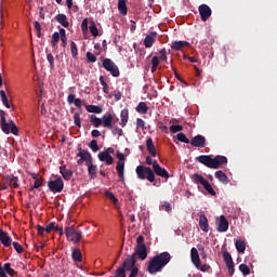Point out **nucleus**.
<instances>
[{"label": "nucleus", "instance_id": "nucleus-61", "mask_svg": "<svg viewBox=\"0 0 277 277\" xmlns=\"http://www.w3.org/2000/svg\"><path fill=\"white\" fill-rule=\"evenodd\" d=\"M82 34H88V18H84L81 23Z\"/></svg>", "mask_w": 277, "mask_h": 277}, {"label": "nucleus", "instance_id": "nucleus-26", "mask_svg": "<svg viewBox=\"0 0 277 277\" xmlns=\"http://www.w3.org/2000/svg\"><path fill=\"white\" fill-rule=\"evenodd\" d=\"M215 179H217L221 183H223V185H228V183L230 182V180H228V175H226V173H224V171H216L214 173Z\"/></svg>", "mask_w": 277, "mask_h": 277}, {"label": "nucleus", "instance_id": "nucleus-55", "mask_svg": "<svg viewBox=\"0 0 277 277\" xmlns=\"http://www.w3.org/2000/svg\"><path fill=\"white\" fill-rule=\"evenodd\" d=\"M161 211H167V213H170V211H172V205H170V202L164 201L161 206H160Z\"/></svg>", "mask_w": 277, "mask_h": 277}, {"label": "nucleus", "instance_id": "nucleus-15", "mask_svg": "<svg viewBox=\"0 0 277 277\" xmlns=\"http://www.w3.org/2000/svg\"><path fill=\"white\" fill-rule=\"evenodd\" d=\"M97 157L100 161H103L106 166H111V163H114V157L108 153L100 151Z\"/></svg>", "mask_w": 277, "mask_h": 277}, {"label": "nucleus", "instance_id": "nucleus-10", "mask_svg": "<svg viewBox=\"0 0 277 277\" xmlns=\"http://www.w3.org/2000/svg\"><path fill=\"white\" fill-rule=\"evenodd\" d=\"M136 260L146 261L148 258V251L146 250V246L135 247L134 253L132 254Z\"/></svg>", "mask_w": 277, "mask_h": 277}, {"label": "nucleus", "instance_id": "nucleus-42", "mask_svg": "<svg viewBox=\"0 0 277 277\" xmlns=\"http://www.w3.org/2000/svg\"><path fill=\"white\" fill-rule=\"evenodd\" d=\"M157 68H159V57L158 56H154L151 58V72H157Z\"/></svg>", "mask_w": 277, "mask_h": 277}, {"label": "nucleus", "instance_id": "nucleus-24", "mask_svg": "<svg viewBox=\"0 0 277 277\" xmlns=\"http://www.w3.org/2000/svg\"><path fill=\"white\" fill-rule=\"evenodd\" d=\"M146 147L147 151L149 153V155H151V157H157V148L155 147V143H153L151 137H148L146 140Z\"/></svg>", "mask_w": 277, "mask_h": 277}, {"label": "nucleus", "instance_id": "nucleus-23", "mask_svg": "<svg viewBox=\"0 0 277 277\" xmlns=\"http://www.w3.org/2000/svg\"><path fill=\"white\" fill-rule=\"evenodd\" d=\"M199 226L203 233H209V220L205 214L199 216Z\"/></svg>", "mask_w": 277, "mask_h": 277}, {"label": "nucleus", "instance_id": "nucleus-12", "mask_svg": "<svg viewBox=\"0 0 277 277\" xmlns=\"http://www.w3.org/2000/svg\"><path fill=\"white\" fill-rule=\"evenodd\" d=\"M190 144L195 146V148H205V146H207V138L198 134L192 138Z\"/></svg>", "mask_w": 277, "mask_h": 277}, {"label": "nucleus", "instance_id": "nucleus-19", "mask_svg": "<svg viewBox=\"0 0 277 277\" xmlns=\"http://www.w3.org/2000/svg\"><path fill=\"white\" fill-rule=\"evenodd\" d=\"M190 259L195 267H200V254L198 253V249L195 247H193L190 250Z\"/></svg>", "mask_w": 277, "mask_h": 277}, {"label": "nucleus", "instance_id": "nucleus-40", "mask_svg": "<svg viewBox=\"0 0 277 277\" xmlns=\"http://www.w3.org/2000/svg\"><path fill=\"white\" fill-rule=\"evenodd\" d=\"M60 37H62V35H60V32H54L52 35V40H51V45L53 49H55L60 42Z\"/></svg>", "mask_w": 277, "mask_h": 277}, {"label": "nucleus", "instance_id": "nucleus-56", "mask_svg": "<svg viewBox=\"0 0 277 277\" xmlns=\"http://www.w3.org/2000/svg\"><path fill=\"white\" fill-rule=\"evenodd\" d=\"M87 62L94 64V62H96V55L92 54V52H87Z\"/></svg>", "mask_w": 277, "mask_h": 277}, {"label": "nucleus", "instance_id": "nucleus-47", "mask_svg": "<svg viewBox=\"0 0 277 277\" xmlns=\"http://www.w3.org/2000/svg\"><path fill=\"white\" fill-rule=\"evenodd\" d=\"M239 271L241 272V274L243 276H249V274H250V266L247 265V264H240L239 265Z\"/></svg>", "mask_w": 277, "mask_h": 277}, {"label": "nucleus", "instance_id": "nucleus-4", "mask_svg": "<svg viewBox=\"0 0 277 277\" xmlns=\"http://www.w3.org/2000/svg\"><path fill=\"white\" fill-rule=\"evenodd\" d=\"M136 176L140 181H149V183H155V172L150 167L137 166L135 169Z\"/></svg>", "mask_w": 277, "mask_h": 277}, {"label": "nucleus", "instance_id": "nucleus-41", "mask_svg": "<svg viewBox=\"0 0 277 277\" xmlns=\"http://www.w3.org/2000/svg\"><path fill=\"white\" fill-rule=\"evenodd\" d=\"M90 29V34L96 38V36H98V28L96 27V23H94V21H91V25L89 26Z\"/></svg>", "mask_w": 277, "mask_h": 277}, {"label": "nucleus", "instance_id": "nucleus-59", "mask_svg": "<svg viewBox=\"0 0 277 277\" xmlns=\"http://www.w3.org/2000/svg\"><path fill=\"white\" fill-rule=\"evenodd\" d=\"M13 248L15 250V252H17V254H23V246L18 242H13Z\"/></svg>", "mask_w": 277, "mask_h": 277}, {"label": "nucleus", "instance_id": "nucleus-52", "mask_svg": "<svg viewBox=\"0 0 277 277\" xmlns=\"http://www.w3.org/2000/svg\"><path fill=\"white\" fill-rule=\"evenodd\" d=\"M74 123L78 129H81V115L79 113L74 114Z\"/></svg>", "mask_w": 277, "mask_h": 277}, {"label": "nucleus", "instance_id": "nucleus-64", "mask_svg": "<svg viewBox=\"0 0 277 277\" xmlns=\"http://www.w3.org/2000/svg\"><path fill=\"white\" fill-rule=\"evenodd\" d=\"M141 246H146L144 243V236L140 235L137 238H136V247H141Z\"/></svg>", "mask_w": 277, "mask_h": 277}, {"label": "nucleus", "instance_id": "nucleus-45", "mask_svg": "<svg viewBox=\"0 0 277 277\" xmlns=\"http://www.w3.org/2000/svg\"><path fill=\"white\" fill-rule=\"evenodd\" d=\"M223 261H224L225 265L233 263V256L230 255V253L228 251L223 252Z\"/></svg>", "mask_w": 277, "mask_h": 277}, {"label": "nucleus", "instance_id": "nucleus-44", "mask_svg": "<svg viewBox=\"0 0 277 277\" xmlns=\"http://www.w3.org/2000/svg\"><path fill=\"white\" fill-rule=\"evenodd\" d=\"M105 196L106 198H108L109 200H111V202L115 205H118V198H116V196L114 195V193L109 192V190H106L105 192Z\"/></svg>", "mask_w": 277, "mask_h": 277}, {"label": "nucleus", "instance_id": "nucleus-9", "mask_svg": "<svg viewBox=\"0 0 277 277\" xmlns=\"http://www.w3.org/2000/svg\"><path fill=\"white\" fill-rule=\"evenodd\" d=\"M198 10L203 23H207V19L211 18V14H213V11H211V8L208 4H200Z\"/></svg>", "mask_w": 277, "mask_h": 277}, {"label": "nucleus", "instance_id": "nucleus-43", "mask_svg": "<svg viewBox=\"0 0 277 277\" xmlns=\"http://www.w3.org/2000/svg\"><path fill=\"white\" fill-rule=\"evenodd\" d=\"M0 96H1L4 107H6V109H10V102L8 101V95H5V91L1 90Z\"/></svg>", "mask_w": 277, "mask_h": 277}, {"label": "nucleus", "instance_id": "nucleus-13", "mask_svg": "<svg viewBox=\"0 0 277 277\" xmlns=\"http://www.w3.org/2000/svg\"><path fill=\"white\" fill-rule=\"evenodd\" d=\"M155 42H157V32L151 31L148 35H146L143 44L145 47V49H151L153 44H155Z\"/></svg>", "mask_w": 277, "mask_h": 277}, {"label": "nucleus", "instance_id": "nucleus-8", "mask_svg": "<svg viewBox=\"0 0 277 277\" xmlns=\"http://www.w3.org/2000/svg\"><path fill=\"white\" fill-rule=\"evenodd\" d=\"M78 150L79 153L77 154V157H80L77 161L78 166L83 164V161H85V166L92 163V154H90V151L82 149L81 147L78 148Z\"/></svg>", "mask_w": 277, "mask_h": 277}, {"label": "nucleus", "instance_id": "nucleus-6", "mask_svg": "<svg viewBox=\"0 0 277 277\" xmlns=\"http://www.w3.org/2000/svg\"><path fill=\"white\" fill-rule=\"evenodd\" d=\"M65 234L67 239L74 243H79V241H81V237H83V232L77 230L72 227H66Z\"/></svg>", "mask_w": 277, "mask_h": 277}, {"label": "nucleus", "instance_id": "nucleus-49", "mask_svg": "<svg viewBox=\"0 0 277 277\" xmlns=\"http://www.w3.org/2000/svg\"><path fill=\"white\" fill-rule=\"evenodd\" d=\"M158 60H160V62H168V51H166V48L159 51Z\"/></svg>", "mask_w": 277, "mask_h": 277}, {"label": "nucleus", "instance_id": "nucleus-51", "mask_svg": "<svg viewBox=\"0 0 277 277\" xmlns=\"http://www.w3.org/2000/svg\"><path fill=\"white\" fill-rule=\"evenodd\" d=\"M3 269L9 274V276H14V274H16V272L14 271V268H12V265L10 263H5Z\"/></svg>", "mask_w": 277, "mask_h": 277}, {"label": "nucleus", "instance_id": "nucleus-46", "mask_svg": "<svg viewBox=\"0 0 277 277\" xmlns=\"http://www.w3.org/2000/svg\"><path fill=\"white\" fill-rule=\"evenodd\" d=\"M100 82H101V85L103 87V92L105 94H109V85L107 84V82H105V78L103 76H100Z\"/></svg>", "mask_w": 277, "mask_h": 277}, {"label": "nucleus", "instance_id": "nucleus-14", "mask_svg": "<svg viewBox=\"0 0 277 277\" xmlns=\"http://www.w3.org/2000/svg\"><path fill=\"white\" fill-rule=\"evenodd\" d=\"M102 127L104 129H114V115L108 114L102 117Z\"/></svg>", "mask_w": 277, "mask_h": 277}, {"label": "nucleus", "instance_id": "nucleus-16", "mask_svg": "<svg viewBox=\"0 0 277 277\" xmlns=\"http://www.w3.org/2000/svg\"><path fill=\"white\" fill-rule=\"evenodd\" d=\"M0 241L4 248H10V246H12V238L3 229H0Z\"/></svg>", "mask_w": 277, "mask_h": 277}, {"label": "nucleus", "instance_id": "nucleus-22", "mask_svg": "<svg viewBox=\"0 0 277 277\" xmlns=\"http://www.w3.org/2000/svg\"><path fill=\"white\" fill-rule=\"evenodd\" d=\"M185 47H189V42H187V41H173L171 43V49L173 51H183V49H185Z\"/></svg>", "mask_w": 277, "mask_h": 277}, {"label": "nucleus", "instance_id": "nucleus-58", "mask_svg": "<svg viewBox=\"0 0 277 277\" xmlns=\"http://www.w3.org/2000/svg\"><path fill=\"white\" fill-rule=\"evenodd\" d=\"M229 276H235V262L226 264Z\"/></svg>", "mask_w": 277, "mask_h": 277}, {"label": "nucleus", "instance_id": "nucleus-29", "mask_svg": "<svg viewBox=\"0 0 277 277\" xmlns=\"http://www.w3.org/2000/svg\"><path fill=\"white\" fill-rule=\"evenodd\" d=\"M116 170L120 181L124 183V162H117Z\"/></svg>", "mask_w": 277, "mask_h": 277}, {"label": "nucleus", "instance_id": "nucleus-30", "mask_svg": "<svg viewBox=\"0 0 277 277\" xmlns=\"http://www.w3.org/2000/svg\"><path fill=\"white\" fill-rule=\"evenodd\" d=\"M85 109L89 114H103V108L96 105H85Z\"/></svg>", "mask_w": 277, "mask_h": 277}, {"label": "nucleus", "instance_id": "nucleus-32", "mask_svg": "<svg viewBox=\"0 0 277 277\" xmlns=\"http://www.w3.org/2000/svg\"><path fill=\"white\" fill-rule=\"evenodd\" d=\"M90 122L95 129H98V127L103 126L102 118L96 117V115L90 116Z\"/></svg>", "mask_w": 277, "mask_h": 277}, {"label": "nucleus", "instance_id": "nucleus-57", "mask_svg": "<svg viewBox=\"0 0 277 277\" xmlns=\"http://www.w3.org/2000/svg\"><path fill=\"white\" fill-rule=\"evenodd\" d=\"M55 228H57V224L55 222L49 223L45 226V233H52Z\"/></svg>", "mask_w": 277, "mask_h": 277}, {"label": "nucleus", "instance_id": "nucleus-20", "mask_svg": "<svg viewBox=\"0 0 277 277\" xmlns=\"http://www.w3.org/2000/svg\"><path fill=\"white\" fill-rule=\"evenodd\" d=\"M193 183H196V185H201L202 187L209 183L205 176H202L200 173H194L192 176Z\"/></svg>", "mask_w": 277, "mask_h": 277}, {"label": "nucleus", "instance_id": "nucleus-31", "mask_svg": "<svg viewBox=\"0 0 277 277\" xmlns=\"http://www.w3.org/2000/svg\"><path fill=\"white\" fill-rule=\"evenodd\" d=\"M118 11L120 14H122V16H127V0H119L118 1Z\"/></svg>", "mask_w": 277, "mask_h": 277}, {"label": "nucleus", "instance_id": "nucleus-33", "mask_svg": "<svg viewBox=\"0 0 277 277\" xmlns=\"http://www.w3.org/2000/svg\"><path fill=\"white\" fill-rule=\"evenodd\" d=\"M135 109L137 114H148V105H146V102H140Z\"/></svg>", "mask_w": 277, "mask_h": 277}, {"label": "nucleus", "instance_id": "nucleus-27", "mask_svg": "<svg viewBox=\"0 0 277 277\" xmlns=\"http://www.w3.org/2000/svg\"><path fill=\"white\" fill-rule=\"evenodd\" d=\"M55 21L60 23L63 27H70V23L68 22V17H66V14H57L55 16Z\"/></svg>", "mask_w": 277, "mask_h": 277}, {"label": "nucleus", "instance_id": "nucleus-28", "mask_svg": "<svg viewBox=\"0 0 277 277\" xmlns=\"http://www.w3.org/2000/svg\"><path fill=\"white\" fill-rule=\"evenodd\" d=\"M120 119H121V127L124 128L127 127V123L129 122V109H122L120 113Z\"/></svg>", "mask_w": 277, "mask_h": 277}, {"label": "nucleus", "instance_id": "nucleus-60", "mask_svg": "<svg viewBox=\"0 0 277 277\" xmlns=\"http://www.w3.org/2000/svg\"><path fill=\"white\" fill-rule=\"evenodd\" d=\"M170 131H171L172 133H179V132L183 131V126H181V124L171 126V127H170Z\"/></svg>", "mask_w": 277, "mask_h": 277}, {"label": "nucleus", "instance_id": "nucleus-39", "mask_svg": "<svg viewBox=\"0 0 277 277\" xmlns=\"http://www.w3.org/2000/svg\"><path fill=\"white\" fill-rule=\"evenodd\" d=\"M70 51L71 57H74V60H77V55H79V49L77 48V43H75V41L70 42Z\"/></svg>", "mask_w": 277, "mask_h": 277}, {"label": "nucleus", "instance_id": "nucleus-5", "mask_svg": "<svg viewBox=\"0 0 277 277\" xmlns=\"http://www.w3.org/2000/svg\"><path fill=\"white\" fill-rule=\"evenodd\" d=\"M102 68L109 72L111 77H120V68L111 58H102Z\"/></svg>", "mask_w": 277, "mask_h": 277}, {"label": "nucleus", "instance_id": "nucleus-7", "mask_svg": "<svg viewBox=\"0 0 277 277\" xmlns=\"http://www.w3.org/2000/svg\"><path fill=\"white\" fill-rule=\"evenodd\" d=\"M48 187L52 194H62L64 192V180L57 177L48 182Z\"/></svg>", "mask_w": 277, "mask_h": 277}, {"label": "nucleus", "instance_id": "nucleus-63", "mask_svg": "<svg viewBox=\"0 0 277 277\" xmlns=\"http://www.w3.org/2000/svg\"><path fill=\"white\" fill-rule=\"evenodd\" d=\"M113 135H118L119 137H122V129L119 127L113 128Z\"/></svg>", "mask_w": 277, "mask_h": 277}, {"label": "nucleus", "instance_id": "nucleus-17", "mask_svg": "<svg viewBox=\"0 0 277 277\" xmlns=\"http://www.w3.org/2000/svg\"><path fill=\"white\" fill-rule=\"evenodd\" d=\"M154 174L157 176H161V179H170V173L168 170L162 168L160 164L156 166V168L153 169Z\"/></svg>", "mask_w": 277, "mask_h": 277}, {"label": "nucleus", "instance_id": "nucleus-25", "mask_svg": "<svg viewBox=\"0 0 277 277\" xmlns=\"http://www.w3.org/2000/svg\"><path fill=\"white\" fill-rule=\"evenodd\" d=\"M60 172L65 181H70V179H72V170L67 169L66 164L60 167Z\"/></svg>", "mask_w": 277, "mask_h": 277}, {"label": "nucleus", "instance_id": "nucleus-53", "mask_svg": "<svg viewBox=\"0 0 277 277\" xmlns=\"http://www.w3.org/2000/svg\"><path fill=\"white\" fill-rule=\"evenodd\" d=\"M47 60L50 64V68L53 70L55 68V57H53V54L48 53L47 54Z\"/></svg>", "mask_w": 277, "mask_h": 277}, {"label": "nucleus", "instance_id": "nucleus-3", "mask_svg": "<svg viewBox=\"0 0 277 277\" xmlns=\"http://www.w3.org/2000/svg\"><path fill=\"white\" fill-rule=\"evenodd\" d=\"M0 124L5 135H10V133L13 135H18V127H16V123H14L12 119H9L8 122L5 119V111L3 110H0Z\"/></svg>", "mask_w": 277, "mask_h": 277}, {"label": "nucleus", "instance_id": "nucleus-2", "mask_svg": "<svg viewBox=\"0 0 277 277\" xmlns=\"http://www.w3.org/2000/svg\"><path fill=\"white\" fill-rule=\"evenodd\" d=\"M196 160L199 163H202L203 166H206V168H211L212 170H219V168H222L224 163H228V158L220 155L215 156L214 158H212L209 155H201V156H198Z\"/></svg>", "mask_w": 277, "mask_h": 277}, {"label": "nucleus", "instance_id": "nucleus-11", "mask_svg": "<svg viewBox=\"0 0 277 277\" xmlns=\"http://www.w3.org/2000/svg\"><path fill=\"white\" fill-rule=\"evenodd\" d=\"M135 263H137V260L133 255H129L119 267L124 272H131L133 267H136Z\"/></svg>", "mask_w": 277, "mask_h": 277}, {"label": "nucleus", "instance_id": "nucleus-35", "mask_svg": "<svg viewBox=\"0 0 277 277\" xmlns=\"http://www.w3.org/2000/svg\"><path fill=\"white\" fill-rule=\"evenodd\" d=\"M235 246H236V250H237L240 254H243V252H246V241H243V240H241V239L236 240Z\"/></svg>", "mask_w": 277, "mask_h": 277}, {"label": "nucleus", "instance_id": "nucleus-18", "mask_svg": "<svg viewBox=\"0 0 277 277\" xmlns=\"http://www.w3.org/2000/svg\"><path fill=\"white\" fill-rule=\"evenodd\" d=\"M226 230H228V220H226V216L221 215L217 224V232L226 233Z\"/></svg>", "mask_w": 277, "mask_h": 277}, {"label": "nucleus", "instance_id": "nucleus-50", "mask_svg": "<svg viewBox=\"0 0 277 277\" xmlns=\"http://www.w3.org/2000/svg\"><path fill=\"white\" fill-rule=\"evenodd\" d=\"M89 148H91V150L93 153H98L100 148H98V142L96 140H92L90 143H89Z\"/></svg>", "mask_w": 277, "mask_h": 277}, {"label": "nucleus", "instance_id": "nucleus-62", "mask_svg": "<svg viewBox=\"0 0 277 277\" xmlns=\"http://www.w3.org/2000/svg\"><path fill=\"white\" fill-rule=\"evenodd\" d=\"M43 181L44 180L42 179V176H40L39 179H36L34 183V187H37V189H39V187H42Z\"/></svg>", "mask_w": 277, "mask_h": 277}, {"label": "nucleus", "instance_id": "nucleus-34", "mask_svg": "<svg viewBox=\"0 0 277 277\" xmlns=\"http://www.w3.org/2000/svg\"><path fill=\"white\" fill-rule=\"evenodd\" d=\"M71 256L72 260L76 261L77 263H81V261H83V255L81 254V250L79 249H74Z\"/></svg>", "mask_w": 277, "mask_h": 277}, {"label": "nucleus", "instance_id": "nucleus-38", "mask_svg": "<svg viewBox=\"0 0 277 277\" xmlns=\"http://www.w3.org/2000/svg\"><path fill=\"white\" fill-rule=\"evenodd\" d=\"M9 185H11V187H14V189H18V177L17 176H11L6 179Z\"/></svg>", "mask_w": 277, "mask_h": 277}, {"label": "nucleus", "instance_id": "nucleus-37", "mask_svg": "<svg viewBox=\"0 0 277 277\" xmlns=\"http://www.w3.org/2000/svg\"><path fill=\"white\" fill-rule=\"evenodd\" d=\"M60 35H61L62 44H63L64 49H66V47L68 44V38L66 37V29L61 28Z\"/></svg>", "mask_w": 277, "mask_h": 277}, {"label": "nucleus", "instance_id": "nucleus-21", "mask_svg": "<svg viewBox=\"0 0 277 277\" xmlns=\"http://www.w3.org/2000/svg\"><path fill=\"white\" fill-rule=\"evenodd\" d=\"M67 103H68V105H72V103H74L75 107H77L78 109H81V107L83 105L81 102V98H77L75 94H69L67 96Z\"/></svg>", "mask_w": 277, "mask_h": 277}, {"label": "nucleus", "instance_id": "nucleus-36", "mask_svg": "<svg viewBox=\"0 0 277 277\" xmlns=\"http://www.w3.org/2000/svg\"><path fill=\"white\" fill-rule=\"evenodd\" d=\"M87 167H88V172H89L91 179H95V176H96V170H97L96 164H93L92 161H91V162H89V163L87 164Z\"/></svg>", "mask_w": 277, "mask_h": 277}, {"label": "nucleus", "instance_id": "nucleus-48", "mask_svg": "<svg viewBox=\"0 0 277 277\" xmlns=\"http://www.w3.org/2000/svg\"><path fill=\"white\" fill-rule=\"evenodd\" d=\"M176 140L179 142H182L183 144H189V138H187V135L185 133L181 132L176 135Z\"/></svg>", "mask_w": 277, "mask_h": 277}, {"label": "nucleus", "instance_id": "nucleus-1", "mask_svg": "<svg viewBox=\"0 0 277 277\" xmlns=\"http://www.w3.org/2000/svg\"><path fill=\"white\" fill-rule=\"evenodd\" d=\"M170 261H172V255L168 251L154 255L147 264L148 274H159Z\"/></svg>", "mask_w": 277, "mask_h": 277}, {"label": "nucleus", "instance_id": "nucleus-54", "mask_svg": "<svg viewBox=\"0 0 277 277\" xmlns=\"http://www.w3.org/2000/svg\"><path fill=\"white\" fill-rule=\"evenodd\" d=\"M206 192L210 194V196H215V189H213V186H211V183L207 182V184L203 186Z\"/></svg>", "mask_w": 277, "mask_h": 277}]
</instances>
